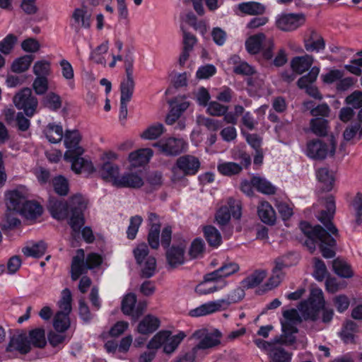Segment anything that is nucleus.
Here are the masks:
<instances>
[{"label":"nucleus","instance_id":"obj_1","mask_svg":"<svg viewBox=\"0 0 362 362\" xmlns=\"http://www.w3.org/2000/svg\"><path fill=\"white\" fill-rule=\"evenodd\" d=\"M334 214L322 210L317 216V219L323 224L325 228L320 225L313 226L309 222L302 221L299 227L307 239L305 245L310 253H313L318 245L322 257L325 259L333 258L336 255L337 240L331 235L336 238L339 236V231L333 223Z\"/></svg>","mask_w":362,"mask_h":362},{"label":"nucleus","instance_id":"obj_2","mask_svg":"<svg viewBox=\"0 0 362 362\" xmlns=\"http://www.w3.org/2000/svg\"><path fill=\"white\" fill-rule=\"evenodd\" d=\"M87 204L81 196H74L69 202L55 197H50L47 209L52 217L58 221L68 220L72 236L78 235L85 223L84 211Z\"/></svg>","mask_w":362,"mask_h":362},{"label":"nucleus","instance_id":"obj_3","mask_svg":"<svg viewBox=\"0 0 362 362\" xmlns=\"http://www.w3.org/2000/svg\"><path fill=\"white\" fill-rule=\"evenodd\" d=\"M325 304L322 291L320 289L313 290L309 298L299 303L298 310L305 320L316 322Z\"/></svg>","mask_w":362,"mask_h":362},{"label":"nucleus","instance_id":"obj_4","mask_svg":"<svg viewBox=\"0 0 362 362\" xmlns=\"http://www.w3.org/2000/svg\"><path fill=\"white\" fill-rule=\"evenodd\" d=\"M13 103L18 110H23L25 115L32 117L38 105L37 98L32 94L29 88H24L13 97Z\"/></svg>","mask_w":362,"mask_h":362},{"label":"nucleus","instance_id":"obj_5","mask_svg":"<svg viewBox=\"0 0 362 362\" xmlns=\"http://www.w3.org/2000/svg\"><path fill=\"white\" fill-rule=\"evenodd\" d=\"M84 151L81 149L78 152L74 153L71 151H66L64 153V160L71 163V170L76 174L85 173L87 175L95 172V168L90 160L81 157Z\"/></svg>","mask_w":362,"mask_h":362},{"label":"nucleus","instance_id":"obj_6","mask_svg":"<svg viewBox=\"0 0 362 362\" xmlns=\"http://www.w3.org/2000/svg\"><path fill=\"white\" fill-rule=\"evenodd\" d=\"M153 146L166 156H176L185 151L187 143L182 139L168 137L159 140Z\"/></svg>","mask_w":362,"mask_h":362},{"label":"nucleus","instance_id":"obj_7","mask_svg":"<svg viewBox=\"0 0 362 362\" xmlns=\"http://www.w3.org/2000/svg\"><path fill=\"white\" fill-rule=\"evenodd\" d=\"M305 22V16L303 13H281L276 18L275 24L278 29L284 32L293 31Z\"/></svg>","mask_w":362,"mask_h":362},{"label":"nucleus","instance_id":"obj_8","mask_svg":"<svg viewBox=\"0 0 362 362\" xmlns=\"http://www.w3.org/2000/svg\"><path fill=\"white\" fill-rule=\"evenodd\" d=\"M186 249L187 243L184 240L164 249L166 262L170 268L174 269L185 263Z\"/></svg>","mask_w":362,"mask_h":362},{"label":"nucleus","instance_id":"obj_9","mask_svg":"<svg viewBox=\"0 0 362 362\" xmlns=\"http://www.w3.org/2000/svg\"><path fill=\"white\" fill-rule=\"evenodd\" d=\"M136 296L134 293H129L124 296L121 303V310L123 314L131 316L134 321L143 315L146 308V304L141 302L136 305Z\"/></svg>","mask_w":362,"mask_h":362},{"label":"nucleus","instance_id":"obj_10","mask_svg":"<svg viewBox=\"0 0 362 362\" xmlns=\"http://www.w3.org/2000/svg\"><path fill=\"white\" fill-rule=\"evenodd\" d=\"M329 151V145L320 139L310 140L306 144V156L315 160L325 159Z\"/></svg>","mask_w":362,"mask_h":362},{"label":"nucleus","instance_id":"obj_11","mask_svg":"<svg viewBox=\"0 0 362 362\" xmlns=\"http://www.w3.org/2000/svg\"><path fill=\"white\" fill-rule=\"evenodd\" d=\"M199 160L191 155H185L180 156L176 161L177 167L186 176L196 175L200 168Z\"/></svg>","mask_w":362,"mask_h":362},{"label":"nucleus","instance_id":"obj_12","mask_svg":"<svg viewBox=\"0 0 362 362\" xmlns=\"http://www.w3.org/2000/svg\"><path fill=\"white\" fill-rule=\"evenodd\" d=\"M86 264L84 251L83 249H78L71 260L70 272L72 281L78 280L81 275L87 272L88 268Z\"/></svg>","mask_w":362,"mask_h":362},{"label":"nucleus","instance_id":"obj_13","mask_svg":"<svg viewBox=\"0 0 362 362\" xmlns=\"http://www.w3.org/2000/svg\"><path fill=\"white\" fill-rule=\"evenodd\" d=\"M99 174L103 180L115 187L119 177V168L112 162L105 161L99 168Z\"/></svg>","mask_w":362,"mask_h":362},{"label":"nucleus","instance_id":"obj_14","mask_svg":"<svg viewBox=\"0 0 362 362\" xmlns=\"http://www.w3.org/2000/svg\"><path fill=\"white\" fill-rule=\"evenodd\" d=\"M7 352L16 351L21 354H27L31 351L28 337L25 334H20L11 338L6 349Z\"/></svg>","mask_w":362,"mask_h":362},{"label":"nucleus","instance_id":"obj_15","mask_svg":"<svg viewBox=\"0 0 362 362\" xmlns=\"http://www.w3.org/2000/svg\"><path fill=\"white\" fill-rule=\"evenodd\" d=\"M63 139L66 151L76 153L81 149V151H84L83 147L79 145L82 135L78 129H66Z\"/></svg>","mask_w":362,"mask_h":362},{"label":"nucleus","instance_id":"obj_16","mask_svg":"<svg viewBox=\"0 0 362 362\" xmlns=\"http://www.w3.org/2000/svg\"><path fill=\"white\" fill-rule=\"evenodd\" d=\"M18 212L27 219H35L40 216L43 212V208L37 202L34 200H26L21 205Z\"/></svg>","mask_w":362,"mask_h":362},{"label":"nucleus","instance_id":"obj_17","mask_svg":"<svg viewBox=\"0 0 362 362\" xmlns=\"http://www.w3.org/2000/svg\"><path fill=\"white\" fill-rule=\"evenodd\" d=\"M240 269L239 265L233 262L223 263L221 267L212 272L208 273L209 279H216L218 282L219 280L228 277L233 274L238 272Z\"/></svg>","mask_w":362,"mask_h":362},{"label":"nucleus","instance_id":"obj_18","mask_svg":"<svg viewBox=\"0 0 362 362\" xmlns=\"http://www.w3.org/2000/svg\"><path fill=\"white\" fill-rule=\"evenodd\" d=\"M257 215L262 223L268 226H274L276 223V212L267 201L261 202L257 207Z\"/></svg>","mask_w":362,"mask_h":362},{"label":"nucleus","instance_id":"obj_19","mask_svg":"<svg viewBox=\"0 0 362 362\" xmlns=\"http://www.w3.org/2000/svg\"><path fill=\"white\" fill-rule=\"evenodd\" d=\"M160 325V321L157 317L151 314L146 315L139 322L137 331L142 334H149L156 332Z\"/></svg>","mask_w":362,"mask_h":362},{"label":"nucleus","instance_id":"obj_20","mask_svg":"<svg viewBox=\"0 0 362 362\" xmlns=\"http://www.w3.org/2000/svg\"><path fill=\"white\" fill-rule=\"evenodd\" d=\"M153 155L151 148H140L129 155V160L134 167L143 166L148 163Z\"/></svg>","mask_w":362,"mask_h":362},{"label":"nucleus","instance_id":"obj_21","mask_svg":"<svg viewBox=\"0 0 362 362\" xmlns=\"http://www.w3.org/2000/svg\"><path fill=\"white\" fill-rule=\"evenodd\" d=\"M313 63V57L309 54L294 57L291 61V67L293 72L302 74L308 71Z\"/></svg>","mask_w":362,"mask_h":362},{"label":"nucleus","instance_id":"obj_22","mask_svg":"<svg viewBox=\"0 0 362 362\" xmlns=\"http://www.w3.org/2000/svg\"><path fill=\"white\" fill-rule=\"evenodd\" d=\"M144 185L142 178L136 173H126L119 177L115 187L118 188H140Z\"/></svg>","mask_w":362,"mask_h":362},{"label":"nucleus","instance_id":"obj_23","mask_svg":"<svg viewBox=\"0 0 362 362\" xmlns=\"http://www.w3.org/2000/svg\"><path fill=\"white\" fill-rule=\"evenodd\" d=\"M266 35L263 33H259L250 36L245 41V49L250 54H257L263 47V42Z\"/></svg>","mask_w":362,"mask_h":362},{"label":"nucleus","instance_id":"obj_24","mask_svg":"<svg viewBox=\"0 0 362 362\" xmlns=\"http://www.w3.org/2000/svg\"><path fill=\"white\" fill-rule=\"evenodd\" d=\"M44 134L52 144L59 143L64 136L62 126L55 122L49 123L44 129Z\"/></svg>","mask_w":362,"mask_h":362},{"label":"nucleus","instance_id":"obj_25","mask_svg":"<svg viewBox=\"0 0 362 362\" xmlns=\"http://www.w3.org/2000/svg\"><path fill=\"white\" fill-rule=\"evenodd\" d=\"M318 181L322 184V189L325 192H330L334 187V176L327 168H320L316 172Z\"/></svg>","mask_w":362,"mask_h":362},{"label":"nucleus","instance_id":"obj_26","mask_svg":"<svg viewBox=\"0 0 362 362\" xmlns=\"http://www.w3.org/2000/svg\"><path fill=\"white\" fill-rule=\"evenodd\" d=\"M204 236L209 245L218 248L222 243V236L218 230L214 226L207 225L203 228Z\"/></svg>","mask_w":362,"mask_h":362},{"label":"nucleus","instance_id":"obj_27","mask_svg":"<svg viewBox=\"0 0 362 362\" xmlns=\"http://www.w3.org/2000/svg\"><path fill=\"white\" fill-rule=\"evenodd\" d=\"M221 303L220 302L210 301L191 310L189 315L194 317H202L217 312L221 310Z\"/></svg>","mask_w":362,"mask_h":362},{"label":"nucleus","instance_id":"obj_28","mask_svg":"<svg viewBox=\"0 0 362 362\" xmlns=\"http://www.w3.org/2000/svg\"><path fill=\"white\" fill-rule=\"evenodd\" d=\"M28 341L30 346L35 348L43 349L47 344L45 329L42 327H37L29 331Z\"/></svg>","mask_w":362,"mask_h":362},{"label":"nucleus","instance_id":"obj_29","mask_svg":"<svg viewBox=\"0 0 362 362\" xmlns=\"http://www.w3.org/2000/svg\"><path fill=\"white\" fill-rule=\"evenodd\" d=\"M304 47L308 52H319L325 47V42L322 37H317L316 31L313 30L309 37L304 39Z\"/></svg>","mask_w":362,"mask_h":362},{"label":"nucleus","instance_id":"obj_30","mask_svg":"<svg viewBox=\"0 0 362 362\" xmlns=\"http://www.w3.org/2000/svg\"><path fill=\"white\" fill-rule=\"evenodd\" d=\"M238 9L243 13L250 16H261L265 13L266 7L257 1L242 2L238 4Z\"/></svg>","mask_w":362,"mask_h":362},{"label":"nucleus","instance_id":"obj_31","mask_svg":"<svg viewBox=\"0 0 362 362\" xmlns=\"http://www.w3.org/2000/svg\"><path fill=\"white\" fill-rule=\"evenodd\" d=\"M297 324L291 322H281V329L283 334L282 340L284 343L282 344L293 345L296 341V337L293 335L298 332L296 327Z\"/></svg>","mask_w":362,"mask_h":362},{"label":"nucleus","instance_id":"obj_32","mask_svg":"<svg viewBox=\"0 0 362 362\" xmlns=\"http://www.w3.org/2000/svg\"><path fill=\"white\" fill-rule=\"evenodd\" d=\"M221 332L215 329L213 332L206 334L195 346L197 349H206L216 346L221 344Z\"/></svg>","mask_w":362,"mask_h":362},{"label":"nucleus","instance_id":"obj_33","mask_svg":"<svg viewBox=\"0 0 362 362\" xmlns=\"http://www.w3.org/2000/svg\"><path fill=\"white\" fill-rule=\"evenodd\" d=\"M266 277L264 270L257 269L252 274L245 278L241 282V286L245 289L253 288L259 286Z\"/></svg>","mask_w":362,"mask_h":362},{"label":"nucleus","instance_id":"obj_34","mask_svg":"<svg viewBox=\"0 0 362 362\" xmlns=\"http://www.w3.org/2000/svg\"><path fill=\"white\" fill-rule=\"evenodd\" d=\"M252 184L258 192L262 194L272 195L276 193V187L264 178L254 176L252 177Z\"/></svg>","mask_w":362,"mask_h":362},{"label":"nucleus","instance_id":"obj_35","mask_svg":"<svg viewBox=\"0 0 362 362\" xmlns=\"http://www.w3.org/2000/svg\"><path fill=\"white\" fill-rule=\"evenodd\" d=\"M292 356V353L277 346L269 352L268 359L269 362H291Z\"/></svg>","mask_w":362,"mask_h":362},{"label":"nucleus","instance_id":"obj_36","mask_svg":"<svg viewBox=\"0 0 362 362\" xmlns=\"http://www.w3.org/2000/svg\"><path fill=\"white\" fill-rule=\"evenodd\" d=\"M332 268L334 273L340 277L349 279L354 276L351 266L339 258L333 260Z\"/></svg>","mask_w":362,"mask_h":362},{"label":"nucleus","instance_id":"obj_37","mask_svg":"<svg viewBox=\"0 0 362 362\" xmlns=\"http://www.w3.org/2000/svg\"><path fill=\"white\" fill-rule=\"evenodd\" d=\"M134 86L133 76H126L120 83V100L129 102L134 93Z\"/></svg>","mask_w":362,"mask_h":362},{"label":"nucleus","instance_id":"obj_38","mask_svg":"<svg viewBox=\"0 0 362 362\" xmlns=\"http://www.w3.org/2000/svg\"><path fill=\"white\" fill-rule=\"evenodd\" d=\"M329 122L322 117L313 118L310 121V128L313 134L319 136L327 134Z\"/></svg>","mask_w":362,"mask_h":362},{"label":"nucleus","instance_id":"obj_39","mask_svg":"<svg viewBox=\"0 0 362 362\" xmlns=\"http://www.w3.org/2000/svg\"><path fill=\"white\" fill-rule=\"evenodd\" d=\"M171 334L172 332L170 330L159 331L148 341L147 348L148 349L156 350L160 348L162 346H164L165 343H166Z\"/></svg>","mask_w":362,"mask_h":362},{"label":"nucleus","instance_id":"obj_40","mask_svg":"<svg viewBox=\"0 0 362 362\" xmlns=\"http://www.w3.org/2000/svg\"><path fill=\"white\" fill-rule=\"evenodd\" d=\"M208 273L204 276L203 281L195 288V292L199 295H207L217 291L221 287L211 285V283L217 282L216 279H209Z\"/></svg>","mask_w":362,"mask_h":362},{"label":"nucleus","instance_id":"obj_41","mask_svg":"<svg viewBox=\"0 0 362 362\" xmlns=\"http://www.w3.org/2000/svg\"><path fill=\"white\" fill-rule=\"evenodd\" d=\"M42 103L49 110L57 111L62 107V100L58 94L49 92L43 97Z\"/></svg>","mask_w":362,"mask_h":362},{"label":"nucleus","instance_id":"obj_42","mask_svg":"<svg viewBox=\"0 0 362 362\" xmlns=\"http://www.w3.org/2000/svg\"><path fill=\"white\" fill-rule=\"evenodd\" d=\"M46 250L47 244L44 241H40L30 247H23L22 251L26 257L40 258L45 255Z\"/></svg>","mask_w":362,"mask_h":362},{"label":"nucleus","instance_id":"obj_43","mask_svg":"<svg viewBox=\"0 0 362 362\" xmlns=\"http://www.w3.org/2000/svg\"><path fill=\"white\" fill-rule=\"evenodd\" d=\"M160 223H153L148 230L147 240L149 246L154 250L160 245Z\"/></svg>","mask_w":362,"mask_h":362},{"label":"nucleus","instance_id":"obj_44","mask_svg":"<svg viewBox=\"0 0 362 362\" xmlns=\"http://www.w3.org/2000/svg\"><path fill=\"white\" fill-rule=\"evenodd\" d=\"M71 321L67 313H57L54 317L53 326L54 329L59 333H64L70 327Z\"/></svg>","mask_w":362,"mask_h":362},{"label":"nucleus","instance_id":"obj_45","mask_svg":"<svg viewBox=\"0 0 362 362\" xmlns=\"http://www.w3.org/2000/svg\"><path fill=\"white\" fill-rule=\"evenodd\" d=\"M34 57L32 55H24L19 58H17L13 61L11 65V70L14 73H23L27 71Z\"/></svg>","mask_w":362,"mask_h":362},{"label":"nucleus","instance_id":"obj_46","mask_svg":"<svg viewBox=\"0 0 362 362\" xmlns=\"http://www.w3.org/2000/svg\"><path fill=\"white\" fill-rule=\"evenodd\" d=\"M54 192L59 196H66L69 192L67 179L63 175H57L52 180Z\"/></svg>","mask_w":362,"mask_h":362},{"label":"nucleus","instance_id":"obj_47","mask_svg":"<svg viewBox=\"0 0 362 362\" xmlns=\"http://www.w3.org/2000/svg\"><path fill=\"white\" fill-rule=\"evenodd\" d=\"M218 171L225 176H233L239 174L243 168L238 163L234 162H226L218 165Z\"/></svg>","mask_w":362,"mask_h":362},{"label":"nucleus","instance_id":"obj_48","mask_svg":"<svg viewBox=\"0 0 362 362\" xmlns=\"http://www.w3.org/2000/svg\"><path fill=\"white\" fill-rule=\"evenodd\" d=\"M254 343L259 349L265 351L268 356L269 352H271L272 349H275L278 344H282L284 341L282 337H276L270 341L262 339H256L254 340Z\"/></svg>","mask_w":362,"mask_h":362},{"label":"nucleus","instance_id":"obj_49","mask_svg":"<svg viewBox=\"0 0 362 362\" xmlns=\"http://www.w3.org/2000/svg\"><path fill=\"white\" fill-rule=\"evenodd\" d=\"M6 197L10 205L16 211L20 209L21 205L27 200L23 194L17 189L9 192Z\"/></svg>","mask_w":362,"mask_h":362},{"label":"nucleus","instance_id":"obj_50","mask_svg":"<svg viewBox=\"0 0 362 362\" xmlns=\"http://www.w3.org/2000/svg\"><path fill=\"white\" fill-rule=\"evenodd\" d=\"M165 131L161 123H156L148 127L141 135L144 139L153 140L158 138Z\"/></svg>","mask_w":362,"mask_h":362},{"label":"nucleus","instance_id":"obj_51","mask_svg":"<svg viewBox=\"0 0 362 362\" xmlns=\"http://www.w3.org/2000/svg\"><path fill=\"white\" fill-rule=\"evenodd\" d=\"M33 71L36 77L48 78L51 74L50 62L46 60L37 61L34 64Z\"/></svg>","mask_w":362,"mask_h":362},{"label":"nucleus","instance_id":"obj_52","mask_svg":"<svg viewBox=\"0 0 362 362\" xmlns=\"http://www.w3.org/2000/svg\"><path fill=\"white\" fill-rule=\"evenodd\" d=\"M185 337L184 332H180L178 334L170 336L163 346V351L166 354H172L179 346L183 339Z\"/></svg>","mask_w":362,"mask_h":362},{"label":"nucleus","instance_id":"obj_53","mask_svg":"<svg viewBox=\"0 0 362 362\" xmlns=\"http://www.w3.org/2000/svg\"><path fill=\"white\" fill-rule=\"evenodd\" d=\"M205 243L201 238H194L191 243L188 254L191 259H197L204 252Z\"/></svg>","mask_w":362,"mask_h":362},{"label":"nucleus","instance_id":"obj_54","mask_svg":"<svg viewBox=\"0 0 362 362\" xmlns=\"http://www.w3.org/2000/svg\"><path fill=\"white\" fill-rule=\"evenodd\" d=\"M328 274L327 269L324 261L319 258H314L313 277L319 282L322 281Z\"/></svg>","mask_w":362,"mask_h":362},{"label":"nucleus","instance_id":"obj_55","mask_svg":"<svg viewBox=\"0 0 362 362\" xmlns=\"http://www.w3.org/2000/svg\"><path fill=\"white\" fill-rule=\"evenodd\" d=\"M143 219L141 216L136 215L132 216L129 220V225L127 230V236L129 240L135 239L138 233L139 228L141 225Z\"/></svg>","mask_w":362,"mask_h":362},{"label":"nucleus","instance_id":"obj_56","mask_svg":"<svg viewBox=\"0 0 362 362\" xmlns=\"http://www.w3.org/2000/svg\"><path fill=\"white\" fill-rule=\"evenodd\" d=\"M230 211V216L233 218L238 220L242 216V206L241 203L233 197L228 198L227 204L224 205Z\"/></svg>","mask_w":362,"mask_h":362},{"label":"nucleus","instance_id":"obj_57","mask_svg":"<svg viewBox=\"0 0 362 362\" xmlns=\"http://www.w3.org/2000/svg\"><path fill=\"white\" fill-rule=\"evenodd\" d=\"M228 110L227 105H222L216 101H211L207 106L206 112L214 117H221Z\"/></svg>","mask_w":362,"mask_h":362},{"label":"nucleus","instance_id":"obj_58","mask_svg":"<svg viewBox=\"0 0 362 362\" xmlns=\"http://www.w3.org/2000/svg\"><path fill=\"white\" fill-rule=\"evenodd\" d=\"M17 42V37L13 34L7 35L0 42V52L4 54H8L13 49Z\"/></svg>","mask_w":362,"mask_h":362},{"label":"nucleus","instance_id":"obj_59","mask_svg":"<svg viewBox=\"0 0 362 362\" xmlns=\"http://www.w3.org/2000/svg\"><path fill=\"white\" fill-rule=\"evenodd\" d=\"M33 88L38 95H42L47 93L49 88L48 78L36 77L33 83Z\"/></svg>","mask_w":362,"mask_h":362},{"label":"nucleus","instance_id":"obj_60","mask_svg":"<svg viewBox=\"0 0 362 362\" xmlns=\"http://www.w3.org/2000/svg\"><path fill=\"white\" fill-rule=\"evenodd\" d=\"M231 216L230 215L229 209L223 206H221L216 212L215 219L218 226H226L229 223Z\"/></svg>","mask_w":362,"mask_h":362},{"label":"nucleus","instance_id":"obj_61","mask_svg":"<svg viewBox=\"0 0 362 362\" xmlns=\"http://www.w3.org/2000/svg\"><path fill=\"white\" fill-rule=\"evenodd\" d=\"M334 305L339 313H344L349 307L350 300L349 298L344 294L337 296L333 299Z\"/></svg>","mask_w":362,"mask_h":362},{"label":"nucleus","instance_id":"obj_62","mask_svg":"<svg viewBox=\"0 0 362 362\" xmlns=\"http://www.w3.org/2000/svg\"><path fill=\"white\" fill-rule=\"evenodd\" d=\"M216 73V68L213 64H206L200 66L196 72V76L199 79L209 78Z\"/></svg>","mask_w":362,"mask_h":362},{"label":"nucleus","instance_id":"obj_63","mask_svg":"<svg viewBox=\"0 0 362 362\" xmlns=\"http://www.w3.org/2000/svg\"><path fill=\"white\" fill-rule=\"evenodd\" d=\"M345 102L355 109L362 108V91L356 90L348 95Z\"/></svg>","mask_w":362,"mask_h":362},{"label":"nucleus","instance_id":"obj_64","mask_svg":"<svg viewBox=\"0 0 362 362\" xmlns=\"http://www.w3.org/2000/svg\"><path fill=\"white\" fill-rule=\"evenodd\" d=\"M352 205L356 211V219L358 224L362 223V194L358 192L353 200Z\"/></svg>","mask_w":362,"mask_h":362}]
</instances>
